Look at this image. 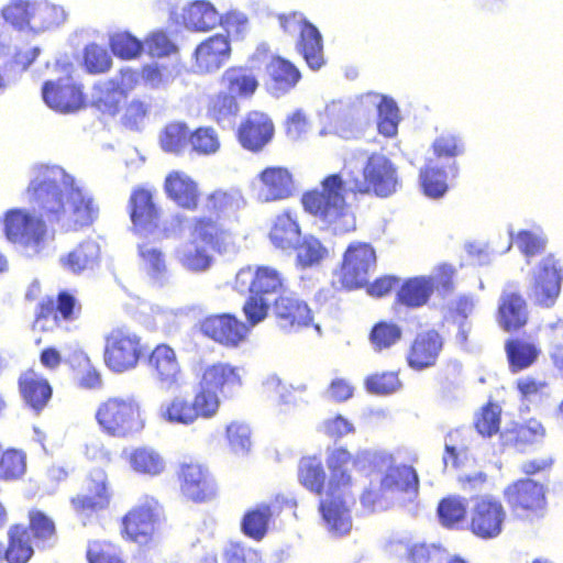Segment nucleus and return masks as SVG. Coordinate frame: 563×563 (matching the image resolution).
<instances>
[{
    "instance_id": "nucleus-35",
    "label": "nucleus",
    "mask_w": 563,
    "mask_h": 563,
    "mask_svg": "<svg viewBox=\"0 0 563 563\" xmlns=\"http://www.w3.org/2000/svg\"><path fill=\"white\" fill-rule=\"evenodd\" d=\"M27 525L15 522L19 529L24 530V534L38 549H45L53 545L57 539V527L55 520L44 510L33 507L27 510Z\"/></svg>"
},
{
    "instance_id": "nucleus-6",
    "label": "nucleus",
    "mask_w": 563,
    "mask_h": 563,
    "mask_svg": "<svg viewBox=\"0 0 563 563\" xmlns=\"http://www.w3.org/2000/svg\"><path fill=\"white\" fill-rule=\"evenodd\" d=\"M95 420L100 432L109 438L128 439L145 427L144 411L133 397L111 396L96 408Z\"/></svg>"
},
{
    "instance_id": "nucleus-3",
    "label": "nucleus",
    "mask_w": 563,
    "mask_h": 563,
    "mask_svg": "<svg viewBox=\"0 0 563 563\" xmlns=\"http://www.w3.org/2000/svg\"><path fill=\"white\" fill-rule=\"evenodd\" d=\"M42 287L40 282H32L24 294V299L38 302L34 309L32 330L40 333H53L57 329L70 331L80 322L82 316V302L76 289L62 288L55 295L41 298Z\"/></svg>"
},
{
    "instance_id": "nucleus-36",
    "label": "nucleus",
    "mask_w": 563,
    "mask_h": 563,
    "mask_svg": "<svg viewBox=\"0 0 563 563\" xmlns=\"http://www.w3.org/2000/svg\"><path fill=\"white\" fill-rule=\"evenodd\" d=\"M231 47L228 36L213 35L200 43L195 51L196 67L200 73L218 70L228 62Z\"/></svg>"
},
{
    "instance_id": "nucleus-47",
    "label": "nucleus",
    "mask_w": 563,
    "mask_h": 563,
    "mask_svg": "<svg viewBox=\"0 0 563 563\" xmlns=\"http://www.w3.org/2000/svg\"><path fill=\"white\" fill-rule=\"evenodd\" d=\"M186 25L195 31L206 32L213 29L220 21L214 7L207 1L197 0L184 11Z\"/></svg>"
},
{
    "instance_id": "nucleus-27",
    "label": "nucleus",
    "mask_w": 563,
    "mask_h": 563,
    "mask_svg": "<svg viewBox=\"0 0 563 563\" xmlns=\"http://www.w3.org/2000/svg\"><path fill=\"white\" fill-rule=\"evenodd\" d=\"M252 188L263 202L284 200L292 196L295 180L292 173L285 166H267L262 169Z\"/></svg>"
},
{
    "instance_id": "nucleus-46",
    "label": "nucleus",
    "mask_w": 563,
    "mask_h": 563,
    "mask_svg": "<svg viewBox=\"0 0 563 563\" xmlns=\"http://www.w3.org/2000/svg\"><path fill=\"white\" fill-rule=\"evenodd\" d=\"M77 384L84 389H97L102 385L100 371L92 364L90 356L82 350L75 351L69 358Z\"/></svg>"
},
{
    "instance_id": "nucleus-16",
    "label": "nucleus",
    "mask_w": 563,
    "mask_h": 563,
    "mask_svg": "<svg viewBox=\"0 0 563 563\" xmlns=\"http://www.w3.org/2000/svg\"><path fill=\"white\" fill-rule=\"evenodd\" d=\"M1 16L15 30L40 32L56 23V8L46 2L11 0L1 9Z\"/></svg>"
},
{
    "instance_id": "nucleus-4",
    "label": "nucleus",
    "mask_w": 563,
    "mask_h": 563,
    "mask_svg": "<svg viewBox=\"0 0 563 563\" xmlns=\"http://www.w3.org/2000/svg\"><path fill=\"white\" fill-rule=\"evenodd\" d=\"M345 181L341 174L327 175L320 188L302 194L300 202L303 210L319 219L334 233H346L355 229V216L345 199Z\"/></svg>"
},
{
    "instance_id": "nucleus-26",
    "label": "nucleus",
    "mask_w": 563,
    "mask_h": 563,
    "mask_svg": "<svg viewBox=\"0 0 563 563\" xmlns=\"http://www.w3.org/2000/svg\"><path fill=\"white\" fill-rule=\"evenodd\" d=\"M275 135V124L271 117L262 111H250L240 122L236 140L246 151L261 152Z\"/></svg>"
},
{
    "instance_id": "nucleus-62",
    "label": "nucleus",
    "mask_w": 563,
    "mask_h": 563,
    "mask_svg": "<svg viewBox=\"0 0 563 563\" xmlns=\"http://www.w3.org/2000/svg\"><path fill=\"white\" fill-rule=\"evenodd\" d=\"M109 47L117 57L130 60L141 55L143 43L128 32H118L110 36Z\"/></svg>"
},
{
    "instance_id": "nucleus-51",
    "label": "nucleus",
    "mask_w": 563,
    "mask_h": 563,
    "mask_svg": "<svg viewBox=\"0 0 563 563\" xmlns=\"http://www.w3.org/2000/svg\"><path fill=\"white\" fill-rule=\"evenodd\" d=\"M419 178L423 194L430 198H441L449 189L445 172L432 163L420 169Z\"/></svg>"
},
{
    "instance_id": "nucleus-56",
    "label": "nucleus",
    "mask_w": 563,
    "mask_h": 563,
    "mask_svg": "<svg viewBox=\"0 0 563 563\" xmlns=\"http://www.w3.org/2000/svg\"><path fill=\"white\" fill-rule=\"evenodd\" d=\"M294 249L296 250V264L301 268L319 264L328 254L322 243L311 235L303 238Z\"/></svg>"
},
{
    "instance_id": "nucleus-29",
    "label": "nucleus",
    "mask_w": 563,
    "mask_h": 563,
    "mask_svg": "<svg viewBox=\"0 0 563 563\" xmlns=\"http://www.w3.org/2000/svg\"><path fill=\"white\" fill-rule=\"evenodd\" d=\"M235 286L242 292L267 296L284 287V278L276 268L268 265L245 266L235 276Z\"/></svg>"
},
{
    "instance_id": "nucleus-25",
    "label": "nucleus",
    "mask_w": 563,
    "mask_h": 563,
    "mask_svg": "<svg viewBox=\"0 0 563 563\" xmlns=\"http://www.w3.org/2000/svg\"><path fill=\"white\" fill-rule=\"evenodd\" d=\"M444 349V338L435 329L418 332L406 352L409 368L421 372L434 367Z\"/></svg>"
},
{
    "instance_id": "nucleus-8",
    "label": "nucleus",
    "mask_w": 563,
    "mask_h": 563,
    "mask_svg": "<svg viewBox=\"0 0 563 563\" xmlns=\"http://www.w3.org/2000/svg\"><path fill=\"white\" fill-rule=\"evenodd\" d=\"M56 69L63 75L46 80L42 86L44 102L59 113H73L86 106L84 88L74 80L75 66L70 62H57Z\"/></svg>"
},
{
    "instance_id": "nucleus-58",
    "label": "nucleus",
    "mask_w": 563,
    "mask_h": 563,
    "mask_svg": "<svg viewBox=\"0 0 563 563\" xmlns=\"http://www.w3.org/2000/svg\"><path fill=\"white\" fill-rule=\"evenodd\" d=\"M239 111L238 97L225 89L210 98L208 103V113L218 123L235 117Z\"/></svg>"
},
{
    "instance_id": "nucleus-38",
    "label": "nucleus",
    "mask_w": 563,
    "mask_h": 563,
    "mask_svg": "<svg viewBox=\"0 0 563 563\" xmlns=\"http://www.w3.org/2000/svg\"><path fill=\"white\" fill-rule=\"evenodd\" d=\"M268 85L276 95H285L292 90L301 80L299 68L289 59L279 55L271 57L266 65Z\"/></svg>"
},
{
    "instance_id": "nucleus-19",
    "label": "nucleus",
    "mask_w": 563,
    "mask_h": 563,
    "mask_svg": "<svg viewBox=\"0 0 563 563\" xmlns=\"http://www.w3.org/2000/svg\"><path fill=\"white\" fill-rule=\"evenodd\" d=\"M154 189L137 186L132 189L128 200V213L137 233L153 234L161 228L163 209L155 197Z\"/></svg>"
},
{
    "instance_id": "nucleus-5",
    "label": "nucleus",
    "mask_w": 563,
    "mask_h": 563,
    "mask_svg": "<svg viewBox=\"0 0 563 563\" xmlns=\"http://www.w3.org/2000/svg\"><path fill=\"white\" fill-rule=\"evenodd\" d=\"M238 207V199L231 191L216 189L207 194L201 200L200 213L189 225L190 236L217 252L225 250L231 232L224 227L223 219Z\"/></svg>"
},
{
    "instance_id": "nucleus-31",
    "label": "nucleus",
    "mask_w": 563,
    "mask_h": 563,
    "mask_svg": "<svg viewBox=\"0 0 563 563\" xmlns=\"http://www.w3.org/2000/svg\"><path fill=\"white\" fill-rule=\"evenodd\" d=\"M284 504H288V500L276 496L272 504L260 503L249 508L241 518L240 528L242 533L255 541L263 540Z\"/></svg>"
},
{
    "instance_id": "nucleus-23",
    "label": "nucleus",
    "mask_w": 563,
    "mask_h": 563,
    "mask_svg": "<svg viewBox=\"0 0 563 563\" xmlns=\"http://www.w3.org/2000/svg\"><path fill=\"white\" fill-rule=\"evenodd\" d=\"M563 282V267L553 254L544 256L538 264L532 292L536 303L551 308L556 302Z\"/></svg>"
},
{
    "instance_id": "nucleus-48",
    "label": "nucleus",
    "mask_w": 563,
    "mask_h": 563,
    "mask_svg": "<svg viewBox=\"0 0 563 563\" xmlns=\"http://www.w3.org/2000/svg\"><path fill=\"white\" fill-rule=\"evenodd\" d=\"M128 461L134 472L143 475L156 476L165 468L163 457L148 446L133 449L128 455Z\"/></svg>"
},
{
    "instance_id": "nucleus-34",
    "label": "nucleus",
    "mask_w": 563,
    "mask_h": 563,
    "mask_svg": "<svg viewBox=\"0 0 563 563\" xmlns=\"http://www.w3.org/2000/svg\"><path fill=\"white\" fill-rule=\"evenodd\" d=\"M547 432L543 424L536 418L523 422H512L500 433V444L525 452L529 446L544 439Z\"/></svg>"
},
{
    "instance_id": "nucleus-30",
    "label": "nucleus",
    "mask_w": 563,
    "mask_h": 563,
    "mask_svg": "<svg viewBox=\"0 0 563 563\" xmlns=\"http://www.w3.org/2000/svg\"><path fill=\"white\" fill-rule=\"evenodd\" d=\"M380 464L387 465L380 476L382 489L388 493L407 494L416 497L420 488V479L413 466L408 464H395L391 454L378 456Z\"/></svg>"
},
{
    "instance_id": "nucleus-42",
    "label": "nucleus",
    "mask_w": 563,
    "mask_h": 563,
    "mask_svg": "<svg viewBox=\"0 0 563 563\" xmlns=\"http://www.w3.org/2000/svg\"><path fill=\"white\" fill-rule=\"evenodd\" d=\"M434 291L430 277L416 276L406 279L397 290L396 302L407 308L424 306Z\"/></svg>"
},
{
    "instance_id": "nucleus-37",
    "label": "nucleus",
    "mask_w": 563,
    "mask_h": 563,
    "mask_svg": "<svg viewBox=\"0 0 563 563\" xmlns=\"http://www.w3.org/2000/svg\"><path fill=\"white\" fill-rule=\"evenodd\" d=\"M504 351L508 369L512 374L530 368L541 355L539 345L529 338L509 336L505 340Z\"/></svg>"
},
{
    "instance_id": "nucleus-11",
    "label": "nucleus",
    "mask_w": 563,
    "mask_h": 563,
    "mask_svg": "<svg viewBox=\"0 0 563 563\" xmlns=\"http://www.w3.org/2000/svg\"><path fill=\"white\" fill-rule=\"evenodd\" d=\"M511 511L530 522L544 517L548 508L547 488L529 477L514 481L503 492Z\"/></svg>"
},
{
    "instance_id": "nucleus-63",
    "label": "nucleus",
    "mask_w": 563,
    "mask_h": 563,
    "mask_svg": "<svg viewBox=\"0 0 563 563\" xmlns=\"http://www.w3.org/2000/svg\"><path fill=\"white\" fill-rule=\"evenodd\" d=\"M82 65L87 73L98 75L111 69L112 59L104 47L90 43L84 48Z\"/></svg>"
},
{
    "instance_id": "nucleus-61",
    "label": "nucleus",
    "mask_w": 563,
    "mask_h": 563,
    "mask_svg": "<svg viewBox=\"0 0 563 563\" xmlns=\"http://www.w3.org/2000/svg\"><path fill=\"white\" fill-rule=\"evenodd\" d=\"M399 123V109L396 102L386 96H383L377 104V126L380 134L394 136L397 133Z\"/></svg>"
},
{
    "instance_id": "nucleus-33",
    "label": "nucleus",
    "mask_w": 563,
    "mask_h": 563,
    "mask_svg": "<svg viewBox=\"0 0 563 563\" xmlns=\"http://www.w3.org/2000/svg\"><path fill=\"white\" fill-rule=\"evenodd\" d=\"M164 191L167 198L180 209L194 211L199 207L198 184L184 172H170L165 178Z\"/></svg>"
},
{
    "instance_id": "nucleus-52",
    "label": "nucleus",
    "mask_w": 563,
    "mask_h": 563,
    "mask_svg": "<svg viewBox=\"0 0 563 563\" xmlns=\"http://www.w3.org/2000/svg\"><path fill=\"white\" fill-rule=\"evenodd\" d=\"M97 89L99 92L96 101L98 107L110 115L118 114L121 109V99L126 98L128 89L117 79H109Z\"/></svg>"
},
{
    "instance_id": "nucleus-32",
    "label": "nucleus",
    "mask_w": 563,
    "mask_h": 563,
    "mask_svg": "<svg viewBox=\"0 0 563 563\" xmlns=\"http://www.w3.org/2000/svg\"><path fill=\"white\" fill-rule=\"evenodd\" d=\"M16 385L24 405L36 413L43 411L53 397L49 380L33 367L19 375Z\"/></svg>"
},
{
    "instance_id": "nucleus-55",
    "label": "nucleus",
    "mask_w": 563,
    "mask_h": 563,
    "mask_svg": "<svg viewBox=\"0 0 563 563\" xmlns=\"http://www.w3.org/2000/svg\"><path fill=\"white\" fill-rule=\"evenodd\" d=\"M88 563H125L120 547L107 540H92L86 551Z\"/></svg>"
},
{
    "instance_id": "nucleus-13",
    "label": "nucleus",
    "mask_w": 563,
    "mask_h": 563,
    "mask_svg": "<svg viewBox=\"0 0 563 563\" xmlns=\"http://www.w3.org/2000/svg\"><path fill=\"white\" fill-rule=\"evenodd\" d=\"M398 186L397 169L389 158L383 154L373 153L363 167V179L355 177L351 181L350 191L353 195L388 197Z\"/></svg>"
},
{
    "instance_id": "nucleus-12",
    "label": "nucleus",
    "mask_w": 563,
    "mask_h": 563,
    "mask_svg": "<svg viewBox=\"0 0 563 563\" xmlns=\"http://www.w3.org/2000/svg\"><path fill=\"white\" fill-rule=\"evenodd\" d=\"M377 266L376 251L371 243L352 242L342 255L339 268V283L342 288H363Z\"/></svg>"
},
{
    "instance_id": "nucleus-64",
    "label": "nucleus",
    "mask_w": 563,
    "mask_h": 563,
    "mask_svg": "<svg viewBox=\"0 0 563 563\" xmlns=\"http://www.w3.org/2000/svg\"><path fill=\"white\" fill-rule=\"evenodd\" d=\"M189 145L199 155H212L220 150L221 142L213 128L200 126L190 131Z\"/></svg>"
},
{
    "instance_id": "nucleus-57",
    "label": "nucleus",
    "mask_w": 563,
    "mask_h": 563,
    "mask_svg": "<svg viewBox=\"0 0 563 563\" xmlns=\"http://www.w3.org/2000/svg\"><path fill=\"white\" fill-rule=\"evenodd\" d=\"M438 516L446 528H453L464 521L467 509L465 500L459 496H446L439 501Z\"/></svg>"
},
{
    "instance_id": "nucleus-50",
    "label": "nucleus",
    "mask_w": 563,
    "mask_h": 563,
    "mask_svg": "<svg viewBox=\"0 0 563 563\" xmlns=\"http://www.w3.org/2000/svg\"><path fill=\"white\" fill-rule=\"evenodd\" d=\"M190 130L185 122L167 123L159 134V145L167 153L180 154L189 145Z\"/></svg>"
},
{
    "instance_id": "nucleus-60",
    "label": "nucleus",
    "mask_w": 563,
    "mask_h": 563,
    "mask_svg": "<svg viewBox=\"0 0 563 563\" xmlns=\"http://www.w3.org/2000/svg\"><path fill=\"white\" fill-rule=\"evenodd\" d=\"M364 386L369 394L389 395L401 388V380L398 372H376L365 378Z\"/></svg>"
},
{
    "instance_id": "nucleus-22",
    "label": "nucleus",
    "mask_w": 563,
    "mask_h": 563,
    "mask_svg": "<svg viewBox=\"0 0 563 563\" xmlns=\"http://www.w3.org/2000/svg\"><path fill=\"white\" fill-rule=\"evenodd\" d=\"M200 332L216 343L234 349L247 338L250 328L232 313L205 317L199 323Z\"/></svg>"
},
{
    "instance_id": "nucleus-59",
    "label": "nucleus",
    "mask_w": 563,
    "mask_h": 563,
    "mask_svg": "<svg viewBox=\"0 0 563 563\" xmlns=\"http://www.w3.org/2000/svg\"><path fill=\"white\" fill-rule=\"evenodd\" d=\"M501 420V409L497 404L488 401L476 413L474 419L475 430L485 438L498 433Z\"/></svg>"
},
{
    "instance_id": "nucleus-53",
    "label": "nucleus",
    "mask_w": 563,
    "mask_h": 563,
    "mask_svg": "<svg viewBox=\"0 0 563 563\" xmlns=\"http://www.w3.org/2000/svg\"><path fill=\"white\" fill-rule=\"evenodd\" d=\"M207 245H198L191 241L178 251L177 257L183 267L194 273L207 271L212 264V256L207 252Z\"/></svg>"
},
{
    "instance_id": "nucleus-54",
    "label": "nucleus",
    "mask_w": 563,
    "mask_h": 563,
    "mask_svg": "<svg viewBox=\"0 0 563 563\" xmlns=\"http://www.w3.org/2000/svg\"><path fill=\"white\" fill-rule=\"evenodd\" d=\"M401 336V328L390 321L376 322L368 334L369 342L376 352L390 349L400 341Z\"/></svg>"
},
{
    "instance_id": "nucleus-45",
    "label": "nucleus",
    "mask_w": 563,
    "mask_h": 563,
    "mask_svg": "<svg viewBox=\"0 0 563 563\" xmlns=\"http://www.w3.org/2000/svg\"><path fill=\"white\" fill-rule=\"evenodd\" d=\"M299 483L310 493L321 496L324 490L327 474L321 460L316 455L303 456L298 464Z\"/></svg>"
},
{
    "instance_id": "nucleus-1",
    "label": "nucleus",
    "mask_w": 563,
    "mask_h": 563,
    "mask_svg": "<svg viewBox=\"0 0 563 563\" xmlns=\"http://www.w3.org/2000/svg\"><path fill=\"white\" fill-rule=\"evenodd\" d=\"M26 195L51 227L79 231L92 225L99 217L93 196L78 187L58 166H40L26 187Z\"/></svg>"
},
{
    "instance_id": "nucleus-15",
    "label": "nucleus",
    "mask_w": 563,
    "mask_h": 563,
    "mask_svg": "<svg viewBox=\"0 0 563 563\" xmlns=\"http://www.w3.org/2000/svg\"><path fill=\"white\" fill-rule=\"evenodd\" d=\"M507 511L503 501L495 495L486 494L472 499L468 530L481 540L498 538L504 530Z\"/></svg>"
},
{
    "instance_id": "nucleus-20",
    "label": "nucleus",
    "mask_w": 563,
    "mask_h": 563,
    "mask_svg": "<svg viewBox=\"0 0 563 563\" xmlns=\"http://www.w3.org/2000/svg\"><path fill=\"white\" fill-rule=\"evenodd\" d=\"M208 396L195 390L191 399L173 397L162 407L161 418L173 424L191 426L199 419L210 420L217 416L209 405Z\"/></svg>"
},
{
    "instance_id": "nucleus-28",
    "label": "nucleus",
    "mask_w": 563,
    "mask_h": 563,
    "mask_svg": "<svg viewBox=\"0 0 563 563\" xmlns=\"http://www.w3.org/2000/svg\"><path fill=\"white\" fill-rule=\"evenodd\" d=\"M530 321L528 302L519 290L505 289L498 300L496 322L506 333L515 334L525 330Z\"/></svg>"
},
{
    "instance_id": "nucleus-14",
    "label": "nucleus",
    "mask_w": 563,
    "mask_h": 563,
    "mask_svg": "<svg viewBox=\"0 0 563 563\" xmlns=\"http://www.w3.org/2000/svg\"><path fill=\"white\" fill-rule=\"evenodd\" d=\"M242 387L240 368L228 362H214L203 367L198 391L208 396L209 405L217 413L221 399L233 397Z\"/></svg>"
},
{
    "instance_id": "nucleus-18",
    "label": "nucleus",
    "mask_w": 563,
    "mask_h": 563,
    "mask_svg": "<svg viewBox=\"0 0 563 563\" xmlns=\"http://www.w3.org/2000/svg\"><path fill=\"white\" fill-rule=\"evenodd\" d=\"M176 477L181 495L195 504H203L217 495V484L209 467L197 461L179 464Z\"/></svg>"
},
{
    "instance_id": "nucleus-7",
    "label": "nucleus",
    "mask_w": 563,
    "mask_h": 563,
    "mask_svg": "<svg viewBox=\"0 0 563 563\" xmlns=\"http://www.w3.org/2000/svg\"><path fill=\"white\" fill-rule=\"evenodd\" d=\"M145 354L142 338L126 325L110 329L103 336L102 361L114 374H123L137 367Z\"/></svg>"
},
{
    "instance_id": "nucleus-49",
    "label": "nucleus",
    "mask_w": 563,
    "mask_h": 563,
    "mask_svg": "<svg viewBox=\"0 0 563 563\" xmlns=\"http://www.w3.org/2000/svg\"><path fill=\"white\" fill-rule=\"evenodd\" d=\"M26 472V455L23 451L3 449L0 443V482L9 483L21 479Z\"/></svg>"
},
{
    "instance_id": "nucleus-2",
    "label": "nucleus",
    "mask_w": 563,
    "mask_h": 563,
    "mask_svg": "<svg viewBox=\"0 0 563 563\" xmlns=\"http://www.w3.org/2000/svg\"><path fill=\"white\" fill-rule=\"evenodd\" d=\"M367 456L366 452L353 455L343 446L333 449L327 456L330 479L318 510L327 529L334 536H345L352 529L351 507L355 504V496L352 492L353 478L347 471L367 461Z\"/></svg>"
},
{
    "instance_id": "nucleus-17",
    "label": "nucleus",
    "mask_w": 563,
    "mask_h": 563,
    "mask_svg": "<svg viewBox=\"0 0 563 563\" xmlns=\"http://www.w3.org/2000/svg\"><path fill=\"white\" fill-rule=\"evenodd\" d=\"M26 209L12 208L5 211L2 218V229L5 238L23 246H36L46 235L48 223L41 217Z\"/></svg>"
},
{
    "instance_id": "nucleus-24",
    "label": "nucleus",
    "mask_w": 563,
    "mask_h": 563,
    "mask_svg": "<svg viewBox=\"0 0 563 563\" xmlns=\"http://www.w3.org/2000/svg\"><path fill=\"white\" fill-rule=\"evenodd\" d=\"M147 366L154 379L166 389H177L185 375L176 351L166 343L154 346L147 356Z\"/></svg>"
},
{
    "instance_id": "nucleus-43",
    "label": "nucleus",
    "mask_w": 563,
    "mask_h": 563,
    "mask_svg": "<svg viewBox=\"0 0 563 563\" xmlns=\"http://www.w3.org/2000/svg\"><path fill=\"white\" fill-rule=\"evenodd\" d=\"M300 227L289 211L278 214L269 231V240L279 250H291L300 241Z\"/></svg>"
},
{
    "instance_id": "nucleus-40",
    "label": "nucleus",
    "mask_w": 563,
    "mask_h": 563,
    "mask_svg": "<svg viewBox=\"0 0 563 563\" xmlns=\"http://www.w3.org/2000/svg\"><path fill=\"white\" fill-rule=\"evenodd\" d=\"M36 545L24 534V530L12 523L7 530V544L0 541V563H30Z\"/></svg>"
},
{
    "instance_id": "nucleus-21",
    "label": "nucleus",
    "mask_w": 563,
    "mask_h": 563,
    "mask_svg": "<svg viewBox=\"0 0 563 563\" xmlns=\"http://www.w3.org/2000/svg\"><path fill=\"white\" fill-rule=\"evenodd\" d=\"M273 318L284 333H296L313 323L308 303L294 294H280L273 302Z\"/></svg>"
},
{
    "instance_id": "nucleus-10",
    "label": "nucleus",
    "mask_w": 563,
    "mask_h": 563,
    "mask_svg": "<svg viewBox=\"0 0 563 563\" xmlns=\"http://www.w3.org/2000/svg\"><path fill=\"white\" fill-rule=\"evenodd\" d=\"M112 497L109 475L102 468H93L85 476L80 492L69 503L77 516L90 519L108 510Z\"/></svg>"
},
{
    "instance_id": "nucleus-41",
    "label": "nucleus",
    "mask_w": 563,
    "mask_h": 563,
    "mask_svg": "<svg viewBox=\"0 0 563 563\" xmlns=\"http://www.w3.org/2000/svg\"><path fill=\"white\" fill-rule=\"evenodd\" d=\"M296 49L310 69L319 70L324 66L323 38L320 31L311 22L303 24L299 32Z\"/></svg>"
},
{
    "instance_id": "nucleus-9",
    "label": "nucleus",
    "mask_w": 563,
    "mask_h": 563,
    "mask_svg": "<svg viewBox=\"0 0 563 563\" xmlns=\"http://www.w3.org/2000/svg\"><path fill=\"white\" fill-rule=\"evenodd\" d=\"M163 519L164 509L159 501L152 496H145L122 517L121 534L128 541L141 545L150 544Z\"/></svg>"
},
{
    "instance_id": "nucleus-39",
    "label": "nucleus",
    "mask_w": 563,
    "mask_h": 563,
    "mask_svg": "<svg viewBox=\"0 0 563 563\" xmlns=\"http://www.w3.org/2000/svg\"><path fill=\"white\" fill-rule=\"evenodd\" d=\"M222 87L240 99L252 98L260 87L255 69L247 65H235L227 68L221 78Z\"/></svg>"
},
{
    "instance_id": "nucleus-44",
    "label": "nucleus",
    "mask_w": 563,
    "mask_h": 563,
    "mask_svg": "<svg viewBox=\"0 0 563 563\" xmlns=\"http://www.w3.org/2000/svg\"><path fill=\"white\" fill-rule=\"evenodd\" d=\"M99 261L100 247L98 243L92 240L80 242L60 260L63 266L75 274L92 269L98 265Z\"/></svg>"
}]
</instances>
